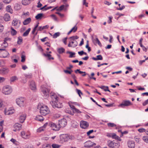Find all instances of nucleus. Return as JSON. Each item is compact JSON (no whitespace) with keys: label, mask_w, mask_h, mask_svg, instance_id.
<instances>
[{"label":"nucleus","mask_w":148,"mask_h":148,"mask_svg":"<svg viewBox=\"0 0 148 148\" xmlns=\"http://www.w3.org/2000/svg\"><path fill=\"white\" fill-rule=\"evenodd\" d=\"M40 110V113L42 115H46L50 112V110L47 106L42 104H39L38 107Z\"/></svg>","instance_id":"1"},{"label":"nucleus","mask_w":148,"mask_h":148,"mask_svg":"<svg viewBox=\"0 0 148 148\" xmlns=\"http://www.w3.org/2000/svg\"><path fill=\"white\" fill-rule=\"evenodd\" d=\"M78 38L77 36H73L69 38L70 40L69 41L68 46L69 47H75L77 45V42L75 40Z\"/></svg>","instance_id":"2"},{"label":"nucleus","mask_w":148,"mask_h":148,"mask_svg":"<svg viewBox=\"0 0 148 148\" xmlns=\"http://www.w3.org/2000/svg\"><path fill=\"white\" fill-rule=\"evenodd\" d=\"M60 141L62 143L67 142L70 140H72L74 137L73 136L70 135L69 134H61L60 136Z\"/></svg>","instance_id":"3"},{"label":"nucleus","mask_w":148,"mask_h":148,"mask_svg":"<svg viewBox=\"0 0 148 148\" xmlns=\"http://www.w3.org/2000/svg\"><path fill=\"white\" fill-rule=\"evenodd\" d=\"M2 92L5 95H8L10 94L12 92V89L9 86H4L3 88Z\"/></svg>","instance_id":"4"},{"label":"nucleus","mask_w":148,"mask_h":148,"mask_svg":"<svg viewBox=\"0 0 148 148\" xmlns=\"http://www.w3.org/2000/svg\"><path fill=\"white\" fill-rule=\"evenodd\" d=\"M25 99L23 97L18 98L16 99V104L20 107H23L25 106Z\"/></svg>","instance_id":"5"},{"label":"nucleus","mask_w":148,"mask_h":148,"mask_svg":"<svg viewBox=\"0 0 148 148\" xmlns=\"http://www.w3.org/2000/svg\"><path fill=\"white\" fill-rule=\"evenodd\" d=\"M15 112V110L13 107L6 108L5 109L4 112L5 115H11Z\"/></svg>","instance_id":"6"},{"label":"nucleus","mask_w":148,"mask_h":148,"mask_svg":"<svg viewBox=\"0 0 148 148\" xmlns=\"http://www.w3.org/2000/svg\"><path fill=\"white\" fill-rule=\"evenodd\" d=\"M41 92L44 96H46L49 95V90L44 85H42L41 86Z\"/></svg>","instance_id":"7"},{"label":"nucleus","mask_w":148,"mask_h":148,"mask_svg":"<svg viewBox=\"0 0 148 148\" xmlns=\"http://www.w3.org/2000/svg\"><path fill=\"white\" fill-rule=\"evenodd\" d=\"M50 103L51 105L54 108H61L62 107L63 105L61 103L56 101L54 102H50Z\"/></svg>","instance_id":"8"},{"label":"nucleus","mask_w":148,"mask_h":148,"mask_svg":"<svg viewBox=\"0 0 148 148\" xmlns=\"http://www.w3.org/2000/svg\"><path fill=\"white\" fill-rule=\"evenodd\" d=\"M8 38H5L4 40V42L1 45L0 47V51H3L4 50H5V48L8 46V43L6 41L8 40Z\"/></svg>","instance_id":"9"},{"label":"nucleus","mask_w":148,"mask_h":148,"mask_svg":"<svg viewBox=\"0 0 148 148\" xmlns=\"http://www.w3.org/2000/svg\"><path fill=\"white\" fill-rule=\"evenodd\" d=\"M132 105V103L130 101L124 100L122 103L119 105V106L122 108H123L124 106H127Z\"/></svg>","instance_id":"10"},{"label":"nucleus","mask_w":148,"mask_h":148,"mask_svg":"<svg viewBox=\"0 0 148 148\" xmlns=\"http://www.w3.org/2000/svg\"><path fill=\"white\" fill-rule=\"evenodd\" d=\"M21 134L22 137L24 138H29L30 137L31 134L29 131L26 132L24 131H22L21 132Z\"/></svg>","instance_id":"11"},{"label":"nucleus","mask_w":148,"mask_h":148,"mask_svg":"<svg viewBox=\"0 0 148 148\" xmlns=\"http://www.w3.org/2000/svg\"><path fill=\"white\" fill-rule=\"evenodd\" d=\"M108 146L111 148H119V143H115L114 141H110L109 143Z\"/></svg>","instance_id":"12"},{"label":"nucleus","mask_w":148,"mask_h":148,"mask_svg":"<svg viewBox=\"0 0 148 148\" xmlns=\"http://www.w3.org/2000/svg\"><path fill=\"white\" fill-rule=\"evenodd\" d=\"M67 123L66 120L65 119H63L59 121V124L60 127H64Z\"/></svg>","instance_id":"13"},{"label":"nucleus","mask_w":148,"mask_h":148,"mask_svg":"<svg viewBox=\"0 0 148 148\" xmlns=\"http://www.w3.org/2000/svg\"><path fill=\"white\" fill-rule=\"evenodd\" d=\"M95 145V143H92L90 140L84 143V147L87 148L92 147Z\"/></svg>","instance_id":"14"},{"label":"nucleus","mask_w":148,"mask_h":148,"mask_svg":"<svg viewBox=\"0 0 148 148\" xmlns=\"http://www.w3.org/2000/svg\"><path fill=\"white\" fill-rule=\"evenodd\" d=\"M20 24V21L16 18H14L12 22V25L17 27H18L19 26Z\"/></svg>","instance_id":"15"},{"label":"nucleus","mask_w":148,"mask_h":148,"mask_svg":"<svg viewBox=\"0 0 148 148\" xmlns=\"http://www.w3.org/2000/svg\"><path fill=\"white\" fill-rule=\"evenodd\" d=\"M50 126L52 127L53 130L55 131H58L60 130V127L59 125H57L56 124L51 123L50 124Z\"/></svg>","instance_id":"16"},{"label":"nucleus","mask_w":148,"mask_h":148,"mask_svg":"<svg viewBox=\"0 0 148 148\" xmlns=\"http://www.w3.org/2000/svg\"><path fill=\"white\" fill-rule=\"evenodd\" d=\"M80 126L81 128L85 129L88 126V123L86 121H82L80 123Z\"/></svg>","instance_id":"17"},{"label":"nucleus","mask_w":148,"mask_h":148,"mask_svg":"<svg viewBox=\"0 0 148 148\" xmlns=\"http://www.w3.org/2000/svg\"><path fill=\"white\" fill-rule=\"evenodd\" d=\"M50 96L52 99L51 102H54L58 101V97L55 93H53L51 92L50 94Z\"/></svg>","instance_id":"18"},{"label":"nucleus","mask_w":148,"mask_h":148,"mask_svg":"<svg viewBox=\"0 0 148 148\" xmlns=\"http://www.w3.org/2000/svg\"><path fill=\"white\" fill-rule=\"evenodd\" d=\"M14 129L13 130V131L16 132L19 131L22 128V125L18 123H16L14 125Z\"/></svg>","instance_id":"19"},{"label":"nucleus","mask_w":148,"mask_h":148,"mask_svg":"<svg viewBox=\"0 0 148 148\" xmlns=\"http://www.w3.org/2000/svg\"><path fill=\"white\" fill-rule=\"evenodd\" d=\"M29 86L31 89L32 90H35L36 89L35 83L33 81H30Z\"/></svg>","instance_id":"20"},{"label":"nucleus","mask_w":148,"mask_h":148,"mask_svg":"<svg viewBox=\"0 0 148 148\" xmlns=\"http://www.w3.org/2000/svg\"><path fill=\"white\" fill-rule=\"evenodd\" d=\"M0 54L1 56L3 58L7 57L9 55V53L5 50L1 51Z\"/></svg>","instance_id":"21"},{"label":"nucleus","mask_w":148,"mask_h":148,"mask_svg":"<svg viewBox=\"0 0 148 148\" xmlns=\"http://www.w3.org/2000/svg\"><path fill=\"white\" fill-rule=\"evenodd\" d=\"M26 115L25 114H23L21 115L19 119L20 122L22 123H23L26 119Z\"/></svg>","instance_id":"22"},{"label":"nucleus","mask_w":148,"mask_h":148,"mask_svg":"<svg viewBox=\"0 0 148 148\" xmlns=\"http://www.w3.org/2000/svg\"><path fill=\"white\" fill-rule=\"evenodd\" d=\"M128 146L130 148H134L135 144L134 141L132 140H129L128 141Z\"/></svg>","instance_id":"23"},{"label":"nucleus","mask_w":148,"mask_h":148,"mask_svg":"<svg viewBox=\"0 0 148 148\" xmlns=\"http://www.w3.org/2000/svg\"><path fill=\"white\" fill-rule=\"evenodd\" d=\"M0 71L3 74H6L9 73V70L7 68H4L0 70Z\"/></svg>","instance_id":"24"},{"label":"nucleus","mask_w":148,"mask_h":148,"mask_svg":"<svg viewBox=\"0 0 148 148\" xmlns=\"http://www.w3.org/2000/svg\"><path fill=\"white\" fill-rule=\"evenodd\" d=\"M3 18L5 21H10L11 17L9 14L5 13L3 16Z\"/></svg>","instance_id":"25"},{"label":"nucleus","mask_w":148,"mask_h":148,"mask_svg":"<svg viewBox=\"0 0 148 148\" xmlns=\"http://www.w3.org/2000/svg\"><path fill=\"white\" fill-rule=\"evenodd\" d=\"M31 2L30 0H22V4L24 5H29Z\"/></svg>","instance_id":"26"},{"label":"nucleus","mask_w":148,"mask_h":148,"mask_svg":"<svg viewBox=\"0 0 148 148\" xmlns=\"http://www.w3.org/2000/svg\"><path fill=\"white\" fill-rule=\"evenodd\" d=\"M31 21V18L29 17L25 19L23 22V23L24 25H26L29 24Z\"/></svg>","instance_id":"27"},{"label":"nucleus","mask_w":148,"mask_h":148,"mask_svg":"<svg viewBox=\"0 0 148 148\" xmlns=\"http://www.w3.org/2000/svg\"><path fill=\"white\" fill-rule=\"evenodd\" d=\"M6 11L11 14L13 13V10L12 9L11 6L10 5H8L6 6Z\"/></svg>","instance_id":"28"},{"label":"nucleus","mask_w":148,"mask_h":148,"mask_svg":"<svg viewBox=\"0 0 148 148\" xmlns=\"http://www.w3.org/2000/svg\"><path fill=\"white\" fill-rule=\"evenodd\" d=\"M35 119L36 120L40 121H42L44 120L43 117L40 115H37L35 118Z\"/></svg>","instance_id":"29"},{"label":"nucleus","mask_w":148,"mask_h":148,"mask_svg":"<svg viewBox=\"0 0 148 148\" xmlns=\"http://www.w3.org/2000/svg\"><path fill=\"white\" fill-rule=\"evenodd\" d=\"M112 138L113 139H114L116 140H117L120 141H121V139L118 136H117L115 133H113Z\"/></svg>","instance_id":"30"},{"label":"nucleus","mask_w":148,"mask_h":148,"mask_svg":"<svg viewBox=\"0 0 148 148\" xmlns=\"http://www.w3.org/2000/svg\"><path fill=\"white\" fill-rule=\"evenodd\" d=\"M18 79V78L16 76H14L12 77L10 79V82L11 83L14 82L16 80Z\"/></svg>","instance_id":"31"},{"label":"nucleus","mask_w":148,"mask_h":148,"mask_svg":"<svg viewBox=\"0 0 148 148\" xmlns=\"http://www.w3.org/2000/svg\"><path fill=\"white\" fill-rule=\"evenodd\" d=\"M11 34L12 35L14 36L16 35L17 33V31L12 27H11Z\"/></svg>","instance_id":"32"},{"label":"nucleus","mask_w":148,"mask_h":148,"mask_svg":"<svg viewBox=\"0 0 148 148\" xmlns=\"http://www.w3.org/2000/svg\"><path fill=\"white\" fill-rule=\"evenodd\" d=\"M57 51L59 54H62L64 53L65 49L64 48L61 47L58 49H57Z\"/></svg>","instance_id":"33"},{"label":"nucleus","mask_w":148,"mask_h":148,"mask_svg":"<svg viewBox=\"0 0 148 148\" xmlns=\"http://www.w3.org/2000/svg\"><path fill=\"white\" fill-rule=\"evenodd\" d=\"M77 30V27L75 26L73 27L68 32V34H69L72 32H75Z\"/></svg>","instance_id":"34"},{"label":"nucleus","mask_w":148,"mask_h":148,"mask_svg":"<svg viewBox=\"0 0 148 148\" xmlns=\"http://www.w3.org/2000/svg\"><path fill=\"white\" fill-rule=\"evenodd\" d=\"M31 28H28L25 32L23 34V36L24 37L27 36L30 32Z\"/></svg>","instance_id":"35"},{"label":"nucleus","mask_w":148,"mask_h":148,"mask_svg":"<svg viewBox=\"0 0 148 148\" xmlns=\"http://www.w3.org/2000/svg\"><path fill=\"white\" fill-rule=\"evenodd\" d=\"M101 89H103L105 91H108L110 92V91L108 89V86H102L99 87Z\"/></svg>","instance_id":"36"},{"label":"nucleus","mask_w":148,"mask_h":148,"mask_svg":"<svg viewBox=\"0 0 148 148\" xmlns=\"http://www.w3.org/2000/svg\"><path fill=\"white\" fill-rule=\"evenodd\" d=\"M43 16V14L42 13H39L37 14L35 16L36 18L37 19H40Z\"/></svg>","instance_id":"37"},{"label":"nucleus","mask_w":148,"mask_h":148,"mask_svg":"<svg viewBox=\"0 0 148 148\" xmlns=\"http://www.w3.org/2000/svg\"><path fill=\"white\" fill-rule=\"evenodd\" d=\"M23 41V39L21 36H19L18 38L17 43L18 44H21Z\"/></svg>","instance_id":"38"},{"label":"nucleus","mask_w":148,"mask_h":148,"mask_svg":"<svg viewBox=\"0 0 148 148\" xmlns=\"http://www.w3.org/2000/svg\"><path fill=\"white\" fill-rule=\"evenodd\" d=\"M43 55L45 57H47L48 58L49 60L52 59L53 60L54 59V58L53 57H51V55L49 54H46L45 53H44Z\"/></svg>","instance_id":"39"},{"label":"nucleus","mask_w":148,"mask_h":148,"mask_svg":"<svg viewBox=\"0 0 148 148\" xmlns=\"http://www.w3.org/2000/svg\"><path fill=\"white\" fill-rule=\"evenodd\" d=\"M88 76L90 79H93L95 81L96 80V78L95 77H92L95 75V73H91V76H90L88 74Z\"/></svg>","instance_id":"40"},{"label":"nucleus","mask_w":148,"mask_h":148,"mask_svg":"<svg viewBox=\"0 0 148 148\" xmlns=\"http://www.w3.org/2000/svg\"><path fill=\"white\" fill-rule=\"evenodd\" d=\"M143 140L146 143H148V136H144L143 137Z\"/></svg>","instance_id":"41"},{"label":"nucleus","mask_w":148,"mask_h":148,"mask_svg":"<svg viewBox=\"0 0 148 148\" xmlns=\"http://www.w3.org/2000/svg\"><path fill=\"white\" fill-rule=\"evenodd\" d=\"M46 6H47V5H45V6H44L43 7L41 8H40V10H42L43 9H45V10H48L50 9L53 7L52 6H49V7H47V8H45V7Z\"/></svg>","instance_id":"42"},{"label":"nucleus","mask_w":148,"mask_h":148,"mask_svg":"<svg viewBox=\"0 0 148 148\" xmlns=\"http://www.w3.org/2000/svg\"><path fill=\"white\" fill-rule=\"evenodd\" d=\"M107 125L108 127H116V125L114 123H108Z\"/></svg>","instance_id":"43"},{"label":"nucleus","mask_w":148,"mask_h":148,"mask_svg":"<svg viewBox=\"0 0 148 148\" xmlns=\"http://www.w3.org/2000/svg\"><path fill=\"white\" fill-rule=\"evenodd\" d=\"M23 147L24 148H33V146L31 145H29L28 144H24L23 145Z\"/></svg>","instance_id":"44"},{"label":"nucleus","mask_w":148,"mask_h":148,"mask_svg":"<svg viewBox=\"0 0 148 148\" xmlns=\"http://www.w3.org/2000/svg\"><path fill=\"white\" fill-rule=\"evenodd\" d=\"M51 146L52 148H59L60 147V145L55 143L52 144Z\"/></svg>","instance_id":"45"},{"label":"nucleus","mask_w":148,"mask_h":148,"mask_svg":"<svg viewBox=\"0 0 148 148\" xmlns=\"http://www.w3.org/2000/svg\"><path fill=\"white\" fill-rule=\"evenodd\" d=\"M67 53H69L70 54V55L69 56V57H70V58H71L75 57V56H74L75 54V53L69 51V52H67Z\"/></svg>","instance_id":"46"},{"label":"nucleus","mask_w":148,"mask_h":148,"mask_svg":"<svg viewBox=\"0 0 148 148\" xmlns=\"http://www.w3.org/2000/svg\"><path fill=\"white\" fill-rule=\"evenodd\" d=\"M4 106L3 102L1 99H0V110Z\"/></svg>","instance_id":"47"},{"label":"nucleus","mask_w":148,"mask_h":148,"mask_svg":"<svg viewBox=\"0 0 148 148\" xmlns=\"http://www.w3.org/2000/svg\"><path fill=\"white\" fill-rule=\"evenodd\" d=\"M60 35V33L59 32H56L53 35V38H56L59 36Z\"/></svg>","instance_id":"48"},{"label":"nucleus","mask_w":148,"mask_h":148,"mask_svg":"<svg viewBox=\"0 0 148 148\" xmlns=\"http://www.w3.org/2000/svg\"><path fill=\"white\" fill-rule=\"evenodd\" d=\"M65 7V5H62L60 6L58 8L56 9L57 11H61L63 10Z\"/></svg>","instance_id":"49"},{"label":"nucleus","mask_w":148,"mask_h":148,"mask_svg":"<svg viewBox=\"0 0 148 148\" xmlns=\"http://www.w3.org/2000/svg\"><path fill=\"white\" fill-rule=\"evenodd\" d=\"M43 148H51V145L49 144L44 145L42 146Z\"/></svg>","instance_id":"50"},{"label":"nucleus","mask_w":148,"mask_h":148,"mask_svg":"<svg viewBox=\"0 0 148 148\" xmlns=\"http://www.w3.org/2000/svg\"><path fill=\"white\" fill-rule=\"evenodd\" d=\"M44 127H40L37 130V132H41L44 131Z\"/></svg>","instance_id":"51"},{"label":"nucleus","mask_w":148,"mask_h":148,"mask_svg":"<svg viewBox=\"0 0 148 148\" xmlns=\"http://www.w3.org/2000/svg\"><path fill=\"white\" fill-rule=\"evenodd\" d=\"M21 62H24L25 60V55H22L21 56Z\"/></svg>","instance_id":"52"},{"label":"nucleus","mask_w":148,"mask_h":148,"mask_svg":"<svg viewBox=\"0 0 148 148\" xmlns=\"http://www.w3.org/2000/svg\"><path fill=\"white\" fill-rule=\"evenodd\" d=\"M15 145H17L18 142L15 139L13 138H12L10 140Z\"/></svg>","instance_id":"53"},{"label":"nucleus","mask_w":148,"mask_h":148,"mask_svg":"<svg viewBox=\"0 0 148 148\" xmlns=\"http://www.w3.org/2000/svg\"><path fill=\"white\" fill-rule=\"evenodd\" d=\"M76 91H77V93L78 94L79 96L80 97H81V95H82V93L81 92V91L80 90L78 89H76Z\"/></svg>","instance_id":"54"},{"label":"nucleus","mask_w":148,"mask_h":148,"mask_svg":"<svg viewBox=\"0 0 148 148\" xmlns=\"http://www.w3.org/2000/svg\"><path fill=\"white\" fill-rule=\"evenodd\" d=\"M51 17H52L53 19L55 21H58V18L56 17V16L54 14H52L50 16Z\"/></svg>","instance_id":"55"},{"label":"nucleus","mask_w":148,"mask_h":148,"mask_svg":"<svg viewBox=\"0 0 148 148\" xmlns=\"http://www.w3.org/2000/svg\"><path fill=\"white\" fill-rule=\"evenodd\" d=\"M113 18L112 16H109L108 17L109 20L108 21V23H110L112 22V20Z\"/></svg>","instance_id":"56"},{"label":"nucleus","mask_w":148,"mask_h":148,"mask_svg":"<svg viewBox=\"0 0 148 148\" xmlns=\"http://www.w3.org/2000/svg\"><path fill=\"white\" fill-rule=\"evenodd\" d=\"M98 60H101L103 59V58L101 55H99L97 56Z\"/></svg>","instance_id":"57"},{"label":"nucleus","mask_w":148,"mask_h":148,"mask_svg":"<svg viewBox=\"0 0 148 148\" xmlns=\"http://www.w3.org/2000/svg\"><path fill=\"white\" fill-rule=\"evenodd\" d=\"M56 13L58 14L61 18H63L64 16V14H61L60 12H56Z\"/></svg>","instance_id":"58"},{"label":"nucleus","mask_w":148,"mask_h":148,"mask_svg":"<svg viewBox=\"0 0 148 148\" xmlns=\"http://www.w3.org/2000/svg\"><path fill=\"white\" fill-rule=\"evenodd\" d=\"M72 71V70H71V71H69L68 70H64V73H68L69 74H71Z\"/></svg>","instance_id":"59"},{"label":"nucleus","mask_w":148,"mask_h":148,"mask_svg":"<svg viewBox=\"0 0 148 148\" xmlns=\"http://www.w3.org/2000/svg\"><path fill=\"white\" fill-rule=\"evenodd\" d=\"M145 130L144 128H141L140 129H139L138 130V132H145Z\"/></svg>","instance_id":"60"},{"label":"nucleus","mask_w":148,"mask_h":148,"mask_svg":"<svg viewBox=\"0 0 148 148\" xmlns=\"http://www.w3.org/2000/svg\"><path fill=\"white\" fill-rule=\"evenodd\" d=\"M25 77L26 78H31L32 77V75L31 74L29 75H25Z\"/></svg>","instance_id":"61"},{"label":"nucleus","mask_w":148,"mask_h":148,"mask_svg":"<svg viewBox=\"0 0 148 148\" xmlns=\"http://www.w3.org/2000/svg\"><path fill=\"white\" fill-rule=\"evenodd\" d=\"M67 37H66L62 39V41L64 44L65 45H66L67 44Z\"/></svg>","instance_id":"62"},{"label":"nucleus","mask_w":148,"mask_h":148,"mask_svg":"<svg viewBox=\"0 0 148 148\" xmlns=\"http://www.w3.org/2000/svg\"><path fill=\"white\" fill-rule=\"evenodd\" d=\"M12 0H3V2L4 3L8 4L10 3Z\"/></svg>","instance_id":"63"},{"label":"nucleus","mask_w":148,"mask_h":148,"mask_svg":"<svg viewBox=\"0 0 148 148\" xmlns=\"http://www.w3.org/2000/svg\"><path fill=\"white\" fill-rule=\"evenodd\" d=\"M60 114H56L54 115V117L56 118H58L60 117Z\"/></svg>","instance_id":"64"}]
</instances>
